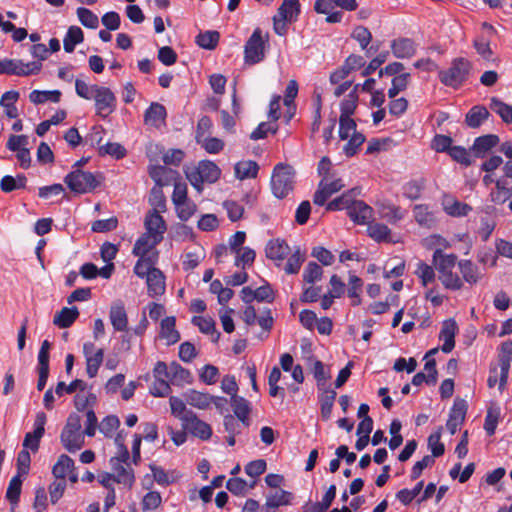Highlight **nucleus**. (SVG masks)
Segmentation results:
<instances>
[{"label": "nucleus", "instance_id": "nucleus-6", "mask_svg": "<svg viewBox=\"0 0 512 512\" xmlns=\"http://www.w3.org/2000/svg\"><path fill=\"white\" fill-rule=\"evenodd\" d=\"M60 440L66 450L73 453L84 445V436L81 432V420L76 414H71L64 426Z\"/></svg>", "mask_w": 512, "mask_h": 512}, {"label": "nucleus", "instance_id": "nucleus-27", "mask_svg": "<svg viewBox=\"0 0 512 512\" xmlns=\"http://www.w3.org/2000/svg\"><path fill=\"white\" fill-rule=\"evenodd\" d=\"M265 253L271 260H283L290 253V247L284 240H270L266 245Z\"/></svg>", "mask_w": 512, "mask_h": 512}, {"label": "nucleus", "instance_id": "nucleus-49", "mask_svg": "<svg viewBox=\"0 0 512 512\" xmlns=\"http://www.w3.org/2000/svg\"><path fill=\"white\" fill-rule=\"evenodd\" d=\"M21 475H15L9 482L7 491H6V499L12 505H16L19 502L21 489H22V479Z\"/></svg>", "mask_w": 512, "mask_h": 512}, {"label": "nucleus", "instance_id": "nucleus-47", "mask_svg": "<svg viewBox=\"0 0 512 512\" xmlns=\"http://www.w3.org/2000/svg\"><path fill=\"white\" fill-rule=\"evenodd\" d=\"M305 259V253L301 251L300 247H297L285 265V272L287 274H297Z\"/></svg>", "mask_w": 512, "mask_h": 512}, {"label": "nucleus", "instance_id": "nucleus-58", "mask_svg": "<svg viewBox=\"0 0 512 512\" xmlns=\"http://www.w3.org/2000/svg\"><path fill=\"white\" fill-rule=\"evenodd\" d=\"M162 503L161 494L158 491H150L144 495L141 506L143 511L156 510Z\"/></svg>", "mask_w": 512, "mask_h": 512}, {"label": "nucleus", "instance_id": "nucleus-32", "mask_svg": "<svg viewBox=\"0 0 512 512\" xmlns=\"http://www.w3.org/2000/svg\"><path fill=\"white\" fill-rule=\"evenodd\" d=\"M300 14L299 0H283L277 10L276 16L288 20L289 23L296 21Z\"/></svg>", "mask_w": 512, "mask_h": 512}, {"label": "nucleus", "instance_id": "nucleus-39", "mask_svg": "<svg viewBox=\"0 0 512 512\" xmlns=\"http://www.w3.org/2000/svg\"><path fill=\"white\" fill-rule=\"evenodd\" d=\"M192 323L196 325L204 334H211L212 340L217 342L220 338V332L215 329V322L211 317L194 316Z\"/></svg>", "mask_w": 512, "mask_h": 512}, {"label": "nucleus", "instance_id": "nucleus-18", "mask_svg": "<svg viewBox=\"0 0 512 512\" xmlns=\"http://www.w3.org/2000/svg\"><path fill=\"white\" fill-rule=\"evenodd\" d=\"M348 216L357 224H367L372 218L373 209L365 202L355 200L351 207H349Z\"/></svg>", "mask_w": 512, "mask_h": 512}, {"label": "nucleus", "instance_id": "nucleus-15", "mask_svg": "<svg viewBox=\"0 0 512 512\" xmlns=\"http://www.w3.org/2000/svg\"><path fill=\"white\" fill-rule=\"evenodd\" d=\"M499 143L500 138L496 134L479 136L474 140L471 152L476 158H484Z\"/></svg>", "mask_w": 512, "mask_h": 512}, {"label": "nucleus", "instance_id": "nucleus-36", "mask_svg": "<svg viewBox=\"0 0 512 512\" xmlns=\"http://www.w3.org/2000/svg\"><path fill=\"white\" fill-rule=\"evenodd\" d=\"M84 41V34L80 27L70 26L63 40L64 50L67 53H72L77 44Z\"/></svg>", "mask_w": 512, "mask_h": 512}, {"label": "nucleus", "instance_id": "nucleus-17", "mask_svg": "<svg viewBox=\"0 0 512 512\" xmlns=\"http://www.w3.org/2000/svg\"><path fill=\"white\" fill-rule=\"evenodd\" d=\"M393 55L399 59L411 58L416 53V45L410 38L401 37L390 44Z\"/></svg>", "mask_w": 512, "mask_h": 512}, {"label": "nucleus", "instance_id": "nucleus-25", "mask_svg": "<svg viewBox=\"0 0 512 512\" xmlns=\"http://www.w3.org/2000/svg\"><path fill=\"white\" fill-rule=\"evenodd\" d=\"M490 116L488 109L482 105L473 106L465 116V123L468 127L479 128Z\"/></svg>", "mask_w": 512, "mask_h": 512}, {"label": "nucleus", "instance_id": "nucleus-7", "mask_svg": "<svg viewBox=\"0 0 512 512\" xmlns=\"http://www.w3.org/2000/svg\"><path fill=\"white\" fill-rule=\"evenodd\" d=\"M268 42V35L263 37L262 30L256 28L244 46V60L249 65L257 64L265 58V44Z\"/></svg>", "mask_w": 512, "mask_h": 512}, {"label": "nucleus", "instance_id": "nucleus-24", "mask_svg": "<svg viewBox=\"0 0 512 512\" xmlns=\"http://www.w3.org/2000/svg\"><path fill=\"white\" fill-rule=\"evenodd\" d=\"M231 406L237 419L244 425L249 426L250 403L244 397L234 395L231 397Z\"/></svg>", "mask_w": 512, "mask_h": 512}, {"label": "nucleus", "instance_id": "nucleus-5", "mask_svg": "<svg viewBox=\"0 0 512 512\" xmlns=\"http://www.w3.org/2000/svg\"><path fill=\"white\" fill-rule=\"evenodd\" d=\"M295 172L289 165L278 164L275 166L271 177V189L275 197H286L294 187Z\"/></svg>", "mask_w": 512, "mask_h": 512}, {"label": "nucleus", "instance_id": "nucleus-48", "mask_svg": "<svg viewBox=\"0 0 512 512\" xmlns=\"http://www.w3.org/2000/svg\"><path fill=\"white\" fill-rule=\"evenodd\" d=\"M368 235L377 242L389 241L390 229L383 223H369Z\"/></svg>", "mask_w": 512, "mask_h": 512}, {"label": "nucleus", "instance_id": "nucleus-30", "mask_svg": "<svg viewBox=\"0 0 512 512\" xmlns=\"http://www.w3.org/2000/svg\"><path fill=\"white\" fill-rule=\"evenodd\" d=\"M78 317L79 311L77 307H64L55 314L53 324L59 328H68L76 321Z\"/></svg>", "mask_w": 512, "mask_h": 512}, {"label": "nucleus", "instance_id": "nucleus-33", "mask_svg": "<svg viewBox=\"0 0 512 512\" xmlns=\"http://www.w3.org/2000/svg\"><path fill=\"white\" fill-rule=\"evenodd\" d=\"M166 117V109L162 104L153 102L145 111L144 121L146 124L157 127Z\"/></svg>", "mask_w": 512, "mask_h": 512}, {"label": "nucleus", "instance_id": "nucleus-53", "mask_svg": "<svg viewBox=\"0 0 512 512\" xmlns=\"http://www.w3.org/2000/svg\"><path fill=\"white\" fill-rule=\"evenodd\" d=\"M410 74L402 73L392 79V86L388 90V97L394 99L401 91L407 88Z\"/></svg>", "mask_w": 512, "mask_h": 512}, {"label": "nucleus", "instance_id": "nucleus-1", "mask_svg": "<svg viewBox=\"0 0 512 512\" xmlns=\"http://www.w3.org/2000/svg\"><path fill=\"white\" fill-rule=\"evenodd\" d=\"M457 260L455 254H445L441 249L433 253V264L439 273V280L449 290H460L463 287L462 279L453 271Z\"/></svg>", "mask_w": 512, "mask_h": 512}, {"label": "nucleus", "instance_id": "nucleus-35", "mask_svg": "<svg viewBox=\"0 0 512 512\" xmlns=\"http://www.w3.org/2000/svg\"><path fill=\"white\" fill-rule=\"evenodd\" d=\"M234 170L236 177L240 180H244L255 178L258 174L259 166L253 160H246L236 163Z\"/></svg>", "mask_w": 512, "mask_h": 512}, {"label": "nucleus", "instance_id": "nucleus-61", "mask_svg": "<svg viewBox=\"0 0 512 512\" xmlns=\"http://www.w3.org/2000/svg\"><path fill=\"white\" fill-rule=\"evenodd\" d=\"M223 208L227 211L228 218L232 222H236V221L240 220L244 213L243 206L234 200L224 201Z\"/></svg>", "mask_w": 512, "mask_h": 512}, {"label": "nucleus", "instance_id": "nucleus-46", "mask_svg": "<svg viewBox=\"0 0 512 512\" xmlns=\"http://www.w3.org/2000/svg\"><path fill=\"white\" fill-rule=\"evenodd\" d=\"M357 89L358 85H356L354 89L347 95V97L341 102L340 118H348L355 112L358 101Z\"/></svg>", "mask_w": 512, "mask_h": 512}, {"label": "nucleus", "instance_id": "nucleus-16", "mask_svg": "<svg viewBox=\"0 0 512 512\" xmlns=\"http://www.w3.org/2000/svg\"><path fill=\"white\" fill-rule=\"evenodd\" d=\"M109 319L116 331L124 332L127 330L128 317L122 301H116L111 305Z\"/></svg>", "mask_w": 512, "mask_h": 512}, {"label": "nucleus", "instance_id": "nucleus-40", "mask_svg": "<svg viewBox=\"0 0 512 512\" xmlns=\"http://www.w3.org/2000/svg\"><path fill=\"white\" fill-rule=\"evenodd\" d=\"M72 469H74L73 459L66 454H62L53 466L52 473L56 479L65 480L66 475Z\"/></svg>", "mask_w": 512, "mask_h": 512}, {"label": "nucleus", "instance_id": "nucleus-64", "mask_svg": "<svg viewBox=\"0 0 512 512\" xmlns=\"http://www.w3.org/2000/svg\"><path fill=\"white\" fill-rule=\"evenodd\" d=\"M365 142V136L361 133H353L351 138L343 148L344 153L348 157H352L357 153L358 148Z\"/></svg>", "mask_w": 512, "mask_h": 512}, {"label": "nucleus", "instance_id": "nucleus-52", "mask_svg": "<svg viewBox=\"0 0 512 512\" xmlns=\"http://www.w3.org/2000/svg\"><path fill=\"white\" fill-rule=\"evenodd\" d=\"M415 274L419 277L423 286H428L435 281V271L433 267L422 261L418 262Z\"/></svg>", "mask_w": 512, "mask_h": 512}, {"label": "nucleus", "instance_id": "nucleus-11", "mask_svg": "<svg viewBox=\"0 0 512 512\" xmlns=\"http://www.w3.org/2000/svg\"><path fill=\"white\" fill-rule=\"evenodd\" d=\"M83 354L86 359V372L90 378L96 377L98 370L103 362L104 350L95 349L93 342H85L83 344Z\"/></svg>", "mask_w": 512, "mask_h": 512}, {"label": "nucleus", "instance_id": "nucleus-26", "mask_svg": "<svg viewBox=\"0 0 512 512\" xmlns=\"http://www.w3.org/2000/svg\"><path fill=\"white\" fill-rule=\"evenodd\" d=\"M176 318L168 316L161 321L160 337L166 340L167 345H173L180 340V334L175 329Z\"/></svg>", "mask_w": 512, "mask_h": 512}, {"label": "nucleus", "instance_id": "nucleus-23", "mask_svg": "<svg viewBox=\"0 0 512 512\" xmlns=\"http://www.w3.org/2000/svg\"><path fill=\"white\" fill-rule=\"evenodd\" d=\"M413 213L414 218L419 225L425 226L427 228H432L436 225V213L428 205H415Z\"/></svg>", "mask_w": 512, "mask_h": 512}, {"label": "nucleus", "instance_id": "nucleus-62", "mask_svg": "<svg viewBox=\"0 0 512 512\" xmlns=\"http://www.w3.org/2000/svg\"><path fill=\"white\" fill-rule=\"evenodd\" d=\"M424 186V180L410 181L404 186V195L411 200L419 199Z\"/></svg>", "mask_w": 512, "mask_h": 512}, {"label": "nucleus", "instance_id": "nucleus-13", "mask_svg": "<svg viewBox=\"0 0 512 512\" xmlns=\"http://www.w3.org/2000/svg\"><path fill=\"white\" fill-rule=\"evenodd\" d=\"M467 411V403L464 399L457 398L450 410L449 418L446 427L453 435L456 433L458 427L463 424Z\"/></svg>", "mask_w": 512, "mask_h": 512}, {"label": "nucleus", "instance_id": "nucleus-22", "mask_svg": "<svg viewBox=\"0 0 512 512\" xmlns=\"http://www.w3.org/2000/svg\"><path fill=\"white\" fill-rule=\"evenodd\" d=\"M148 294L151 297L160 296L165 292V276L158 268H154L146 279Z\"/></svg>", "mask_w": 512, "mask_h": 512}, {"label": "nucleus", "instance_id": "nucleus-54", "mask_svg": "<svg viewBox=\"0 0 512 512\" xmlns=\"http://www.w3.org/2000/svg\"><path fill=\"white\" fill-rule=\"evenodd\" d=\"M77 16L81 24L90 29H96L99 24V19L91 10L79 7L77 9Z\"/></svg>", "mask_w": 512, "mask_h": 512}, {"label": "nucleus", "instance_id": "nucleus-10", "mask_svg": "<svg viewBox=\"0 0 512 512\" xmlns=\"http://www.w3.org/2000/svg\"><path fill=\"white\" fill-rule=\"evenodd\" d=\"M182 427L194 437L208 440L212 436L211 426L199 419L193 411L186 412L182 417Z\"/></svg>", "mask_w": 512, "mask_h": 512}, {"label": "nucleus", "instance_id": "nucleus-38", "mask_svg": "<svg viewBox=\"0 0 512 512\" xmlns=\"http://www.w3.org/2000/svg\"><path fill=\"white\" fill-rule=\"evenodd\" d=\"M158 243L155 242L153 235L149 232L142 234L136 241L133 247V255L144 257L150 249L155 247Z\"/></svg>", "mask_w": 512, "mask_h": 512}, {"label": "nucleus", "instance_id": "nucleus-51", "mask_svg": "<svg viewBox=\"0 0 512 512\" xmlns=\"http://www.w3.org/2000/svg\"><path fill=\"white\" fill-rule=\"evenodd\" d=\"M443 427L440 426L435 433L428 437V447L430 448L433 458L440 457L445 452V446L440 441Z\"/></svg>", "mask_w": 512, "mask_h": 512}, {"label": "nucleus", "instance_id": "nucleus-56", "mask_svg": "<svg viewBox=\"0 0 512 512\" xmlns=\"http://www.w3.org/2000/svg\"><path fill=\"white\" fill-rule=\"evenodd\" d=\"M444 209L450 216L461 217L466 216L472 210V207L466 203L453 200L451 203H445Z\"/></svg>", "mask_w": 512, "mask_h": 512}, {"label": "nucleus", "instance_id": "nucleus-12", "mask_svg": "<svg viewBox=\"0 0 512 512\" xmlns=\"http://www.w3.org/2000/svg\"><path fill=\"white\" fill-rule=\"evenodd\" d=\"M490 200L498 205H502L512 198V178L499 177L496 180V189L490 192ZM509 209L512 211V200L509 203Z\"/></svg>", "mask_w": 512, "mask_h": 512}, {"label": "nucleus", "instance_id": "nucleus-19", "mask_svg": "<svg viewBox=\"0 0 512 512\" xmlns=\"http://www.w3.org/2000/svg\"><path fill=\"white\" fill-rule=\"evenodd\" d=\"M110 465L114 471V481L120 484L131 487L135 481L133 470L124 463H119V460H110Z\"/></svg>", "mask_w": 512, "mask_h": 512}, {"label": "nucleus", "instance_id": "nucleus-20", "mask_svg": "<svg viewBox=\"0 0 512 512\" xmlns=\"http://www.w3.org/2000/svg\"><path fill=\"white\" fill-rule=\"evenodd\" d=\"M457 329V324L454 319H448L444 321L439 335V338L444 340L442 345V351L444 353H449L453 350L455 346V334Z\"/></svg>", "mask_w": 512, "mask_h": 512}, {"label": "nucleus", "instance_id": "nucleus-63", "mask_svg": "<svg viewBox=\"0 0 512 512\" xmlns=\"http://www.w3.org/2000/svg\"><path fill=\"white\" fill-rule=\"evenodd\" d=\"M120 426V420L115 415L106 416L100 423L99 430L107 437H111L112 434Z\"/></svg>", "mask_w": 512, "mask_h": 512}, {"label": "nucleus", "instance_id": "nucleus-55", "mask_svg": "<svg viewBox=\"0 0 512 512\" xmlns=\"http://www.w3.org/2000/svg\"><path fill=\"white\" fill-rule=\"evenodd\" d=\"M323 269L316 262H309L303 272V280L307 284H313L321 280Z\"/></svg>", "mask_w": 512, "mask_h": 512}, {"label": "nucleus", "instance_id": "nucleus-41", "mask_svg": "<svg viewBox=\"0 0 512 512\" xmlns=\"http://www.w3.org/2000/svg\"><path fill=\"white\" fill-rule=\"evenodd\" d=\"M362 287H363L362 279L354 274H350L349 279H348L347 294H348V297L353 300L352 301L353 306H358L361 303L360 294L362 292Z\"/></svg>", "mask_w": 512, "mask_h": 512}, {"label": "nucleus", "instance_id": "nucleus-3", "mask_svg": "<svg viewBox=\"0 0 512 512\" xmlns=\"http://www.w3.org/2000/svg\"><path fill=\"white\" fill-rule=\"evenodd\" d=\"M102 179L101 174L74 169L65 176L64 182L72 192L85 194L95 190L101 184Z\"/></svg>", "mask_w": 512, "mask_h": 512}, {"label": "nucleus", "instance_id": "nucleus-43", "mask_svg": "<svg viewBox=\"0 0 512 512\" xmlns=\"http://www.w3.org/2000/svg\"><path fill=\"white\" fill-rule=\"evenodd\" d=\"M60 98H61V92L59 90H52V91L33 90L29 94V100L33 104H43L47 101H52L54 103H57L60 101Z\"/></svg>", "mask_w": 512, "mask_h": 512}, {"label": "nucleus", "instance_id": "nucleus-2", "mask_svg": "<svg viewBox=\"0 0 512 512\" xmlns=\"http://www.w3.org/2000/svg\"><path fill=\"white\" fill-rule=\"evenodd\" d=\"M471 69L472 63L468 59L457 57L447 69L439 70L438 78L443 85L458 89L468 80Z\"/></svg>", "mask_w": 512, "mask_h": 512}, {"label": "nucleus", "instance_id": "nucleus-57", "mask_svg": "<svg viewBox=\"0 0 512 512\" xmlns=\"http://www.w3.org/2000/svg\"><path fill=\"white\" fill-rule=\"evenodd\" d=\"M86 388V383L81 379H75L72 381L69 385H66L64 382L60 381L58 382L55 393L61 397L64 392L67 394H72L76 390L84 391Z\"/></svg>", "mask_w": 512, "mask_h": 512}, {"label": "nucleus", "instance_id": "nucleus-29", "mask_svg": "<svg viewBox=\"0 0 512 512\" xmlns=\"http://www.w3.org/2000/svg\"><path fill=\"white\" fill-rule=\"evenodd\" d=\"M351 38L359 43L361 49L366 51V56L368 57L371 55L372 51L376 52L378 50L377 47L374 48L373 46L368 48V45L372 41V34L365 26H356L351 33Z\"/></svg>", "mask_w": 512, "mask_h": 512}, {"label": "nucleus", "instance_id": "nucleus-21", "mask_svg": "<svg viewBox=\"0 0 512 512\" xmlns=\"http://www.w3.org/2000/svg\"><path fill=\"white\" fill-rule=\"evenodd\" d=\"M458 267L462 274V282H466L469 285H475L481 280L482 273L478 266L471 260H460L458 262Z\"/></svg>", "mask_w": 512, "mask_h": 512}, {"label": "nucleus", "instance_id": "nucleus-4", "mask_svg": "<svg viewBox=\"0 0 512 512\" xmlns=\"http://www.w3.org/2000/svg\"><path fill=\"white\" fill-rule=\"evenodd\" d=\"M221 174L219 167L212 161H200L197 167L192 168L186 172L187 179L190 184L201 193L203 190V183L216 182Z\"/></svg>", "mask_w": 512, "mask_h": 512}, {"label": "nucleus", "instance_id": "nucleus-42", "mask_svg": "<svg viewBox=\"0 0 512 512\" xmlns=\"http://www.w3.org/2000/svg\"><path fill=\"white\" fill-rule=\"evenodd\" d=\"M336 395L333 389H324L320 395L321 416L324 420H328L331 416Z\"/></svg>", "mask_w": 512, "mask_h": 512}, {"label": "nucleus", "instance_id": "nucleus-28", "mask_svg": "<svg viewBox=\"0 0 512 512\" xmlns=\"http://www.w3.org/2000/svg\"><path fill=\"white\" fill-rule=\"evenodd\" d=\"M193 381L191 372L177 362L170 363V383L176 386L190 384Z\"/></svg>", "mask_w": 512, "mask_h": 512}, {"label": "nucleus", "instance_id": "nucleus-31", "mask_svg": "<svg viewBox=\"0 0 512 512\" xmlns=\"http://www.w3.org/2000/svg\"><path fill=\"white\" fill-rule=\"evenodd\" d=\"M357 194H359L358 188H353L350 191L343 193L341 196L330 201L327 204L326 209L329 211H337V210H341V209H346L347 213H348L349 207H351L353 202L355 201L353 199V197L356 196Z\"/></svg>", "mask_w": 512, "mask_h": 512}, {"label": "nucleus", "instance_id": "nucleus-8", "mask_svg": "<svg viewBox=\"0 0 512 512\" xmlns=\"http://www.w3.org/2000/svg\"><path fill=\"white\" fill-rule=\"evenodd\" d=\"M42 69L40 62L24 63L19 59L1 60L0 74L30 76L37 75Z\"/></svg>", "mask_w": 512, "mask_h": 512}, {"label": "nucleus", "instance_id": "nucleus-50", "mask_svg": "<svg viewBox=\"0 0 512 512\" xmlns=\"http://www.w3.org/2000/svg\"><path fill=\"white\" fill-rule=\"evenodd\" d=\"M500 418V407L499 406H491L488 408L485 422H484V429L487 432L488 435H493L495 433L497 424L499 422Z\"/></svg>", "mask_w": 512, "mask_h": 512}, {"label": "nucleus", "instance_id": "nucleus-37", "mask_svg": "<svg viewBox=\"0 0 512 512\" xmlns=\"http://www.w3.org/2000/svg\"><path fill=\"white\" fill-rule=\"evenodd\" d=\"M293 495L291 492L285 491L283 489L275 490L266 495V502L268 507H273L274 509L280 506H286L291 503Z\"/></svg>", "mask_w": 512, "mask_h": 512}, {"label": "nucleus", "instance_id": "nucleus-45", "mask_svg": "<svg viewBox=\"0 0 512 512\" xmlns=\"http://www.w3.org/2000/svg\"><path fill=\"white\" fill-rule=\"evenodd\" d=\"M220 39V34L218 31H205L200 33L196 37V43L201 48L207 50H213L216 48Z\"/></svg>", "mask_w": 512, "mask_h": 512}, {"label": "nucleus", "instance_id": "nucleus-34", "mask_svg": "<svg viewBox=\"0 0 512 512\" xmlns=\"http://www.w3.org/2000/svg\"><path fill=\"white\" fill-rule=\"evenodd\" d=\"M184 398L189 405L198 409H205L212 403L213 396L208 393L189 390L184 394Z\"/></svg>", "mask_w": 512, "mask_h": 512}, {"label": "nucleus", "instance_id": "nucleus-44", "mask_svg": "<svg viewBox=\"0 0 512 512\" xmlns=\"http://www.w3.org/2000/svg\"><path fill=\"white\" fill-rule=\"evenodd\" d=\"M490 108L497 113L503 122L512 123V106L502 102L496 97L491 98Z\"/></svg>", "mask_w": 512, "mask_h": 512}, {"label": "nucleus", "instance_id": "nucleus-59", "mask_svg": "<svg viewBox=\"0 0 512 512\" xmlns=\"http://www.w3.org/2000/svg\"><path fill=\"white\" fill-rule=\"evenodd\" d=\"M207 153L217 154L224 148V142L216 137H203L201 141H197Z\"/></svg>", "mask_w": 512, "mask_h": 512}, {"label": "nucleus", "instance_id": "nucleus-14", "mask_svg": "<svg viewBox=\"0 0 512 512\" xmlns=\"http://www.w3.org/2000/svg\"><path fill=\"white\" fill-rule=\"evenodd\" d=\"M144 224L147 232L153 235L155 242L160 243L163 239V234L165 233L167 227L159 211H150L145 218Z\"/></svg>", "mask_w": 512, "mask_h": 512}, {"label": "nucleus", "instance_id": "nucleus-9", "mask_svg": "<svg viewBox=\"0 0 512 512\" xmlns=\"http://www.w3.org/2000/svg\"><path fill=\"white\" fill-rule=\"evenodd\" d=\"M92 99L95 101L97 115L102 118H106L116 109V96L108 87L95 84Z\"/></svg>", "mask_w": 512, "mask_h": 512}, {"label": "nucleus", "instance_id": "nucleus-60", "mask_svg": "<svg viewBox=\"0 0 512 512\" xmlns=\"http://www.w3.org/2000/svg\"><path fill=\"white\" fill-rule=\"evenodd\" d=\"M448 154L453 160L462 165L470 166L472 164L469 151L462 146H452Z\"/></svg>", "mask_w": 512, "mask_h": 512}]
</instances>
